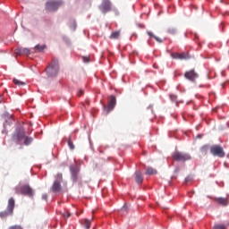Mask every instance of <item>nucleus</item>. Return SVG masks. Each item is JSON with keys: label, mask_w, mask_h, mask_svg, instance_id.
Listing matches in <instances>:
<instances>
[{"label": "nucleus", "mask_w": 229, "mask_h": 229, "mask_svg": "<svg viewBox=\"0 0 229 229\" xmlns=\"http://www.w3.org/2000/svg\"><path fill=\"white\" fill-rule=\"evenodd\" d=\"M135 182H138L139 184L144 182V177H142V173L140 171H137L135 173Z\"/></svg>", "instance_id": "obj_14"}, {"label": "nucleus", "mask_w": 229, "mask_h": 229, "mask_svg": "<svg viewBox=\"0 0 229 229\" xmlns=\"http://www.w3.org/2000/svg\"><path fill=\"white\" fill-rule=\"evenodd\" d=\"M68 146L70 149H74V143H72V140H71V137L68 138Z\"/></svg>", "instance_id": "obj_27"}, {"label": "nucleus", "mask_w": 229, "mask_h": 229, "mask_svg": "<svg viewBox=\"0 0 229 229\" xmlns=\"http://www.w3.org/2000/svg\"><path fill=\"white\" fill-rule=\"evenodd\" d=\"M16 194H23L24 196L33 197V190L30 185H22L16 188Z\"/></svg>", "instance_id": "obj_6"}, {"label": "nucleus", "mask_w": 229, "mask_h": 229, "mask_svg": "<svg viewBox=\"0 0 229 229\" xmlns=\"http://www.w3.org/2000/svg\"><path fill=\"white\" fill-rule=\"evenodd\" d=\"M8 229H23V228H22V226H21V225H11V226H9Z\"/></svg>", "instance_id": "obj_29"}, {"label": "nucleus", "mask_w": 229, "mask_h": 229, "mask_svg": "<svg viewBox=\"0 0 229 229\" xmlns=\"http://www.w3.org/2000/svg\"><path fill=\"white\" fill-rule=\"evenodd\" d=\"M60 71V65L58 64V59H53L51 64L46 69V72L48 78H55L58 76V72Z\"/></svg>", "instance_id": "obj_1"}, {"label": "nucleus", "mask_w": 229, "mask_h": 229, "mask_svg": "<svg viewBox=\"0 0 229 229\" xmlns=\"http://www.w3.org/2000/svg\"><path fill=\"white\" fill-rule=\"evenodd\" d=\"M82 225H85L86 229H89L91 223L89 219H84L83 222H82Z\"/></svg>", "instance_id": "obj_24"}, {"label": "nucleus", "mask_w": 229, "mask_h": 229, "mask_svg": "<svg viewBox=\"0 0 229 229\" xmlns=\"http://www.w3.org/2000/svg\"><path fill=\"white\" fill-rule=\"evenodd\" d=\"M227 158H229V154H227Z\"/></svg>", "instance_id": "obj_37"}, {"label": "nucleus", "mask_w": 229, "mask_h": 229, "mask_svg": "<svg viewBox=\"0 0 229 229\" xmlns=\"http://www.w3.org/2000/svg\"><path fill=\"white\" fill-rule=\"evenodd\" d=\"M62 178H63V175H62V174H57V182H60V181H62Z\"/></svg>", "instance_id": "obj_31"}, {"label": "nucleus", "mask_w": 229, "mask_h": 229, "mask_svg": "<svg viewBox=\"0 0 229 229\" xmlns=\"http://www.w3.org/2000/svg\"><path fill=\"white\" fill-rule=\"evenodd\" d=\"M210 153L213 157H217L218 158H225V156L226 155L225 153V148L220 145H213L210 147Z\"/></svg>", "instance_id": "obj_4"}, {"label": "nucleus", "mask_w": 229, "mask_h": 229, "mask_svg": "<svg viewBox=\"0 0 229 229\" xmlns=\"http://www.w3.org/2000/svg\"><path fill=\"white\" fill-rule=\"evenodd\" d=\"M168 33H170V35H175V33H176V29H173V28H171V29H168Z\"/></svg>", "instance_id": "obj_28"}, {"label": "nucleus", "mask_w": 229, "mask_h": 229, "mask_svg": "<svg viewBox=\"0 0 229 229\" xmlns=\"http://www.w3.org/2000/svg\"><path fill=\"white\" fill-rule=\"evenodd\" d=\"M42 199H45V201H47V194H43Z\"/></svg>", "instance_id": "obj_32"}, {"label": "nucleus", "mask_w": 229, "mask_h": 229, "mask_svg": "<svg viewBox=\"0 0 229 229\" xmlns=\"http://www.w3.org/2000/svg\"><path fill=\"white\" fill-rule=\"evenodd\" d=\"M147 35H148V37H150V38H155V40L157 41L158 44H162V42H164V40H162V38L155 36V34L152 31L148 30Z\"/></svg>", "instance_id": "obj_16"}, {"label": "nucleus", "mask_w": 229, "mask_h": 229, "mask_svg": "<svg viewBox=\"0 0 229 229\" xmlns=\"http://www.w3.org/2000/svg\"><path fill=\"white\" fill-rule=\"evenodd\" d=\"M145 174H148V176H151V174H157V169H155L151 166H148V167H147Z\"/></svg>", "instance_id": "obj_18"}, {"label": "nucleus", "mask_w": 229, "mask_h": 229, "mask_svg": "<svg viewBox=\"0 0 229 229\" xmlns=\"http://www.w3.org/2000/svg\"><path fill=\"white\" fill-rule=\"evenodd\" d=\"M26 137V131L24 129H17L12 136V140L13 142H21L22 139Z\"/></svg>", "instance_id": "obj_7"}, {"label": "nucleus", "mask_w": 229, "mask_h": 229, "mask_svg": "<svg viewBox=\"0 0 229 229\" xmlns=\"http://www.w3.org/2000/svg\"><path fill=\"white\" fill-rule=\"evenodd\" d=\"M23 142H24L25 146H30V144H31V142H33V138L25 136Z\"/></svg>", "instance_id": "obj_22"}, {"label": "nucleus", "mask_w": 229, "mask_h": 229, "mask_svg": "<svg viewBox=\"0 0 229 229\" xmlns=\"http://www.w3.org/2000/svg\"><path fill=\"white\" fill-rule=\"evenodd\" d=\"M66 214H67V217H71V213L66 212Z\"/></svg>", "instance_id": "obj_35"}, {"label": "nucleus", "mask_w": 229, "mask_h": 229, "mask_svg": "<svg viewBox=\"0 0 229 229\" xmlns=\"http://www.w3.org/2000/svg\"><path fill=\"white\" fill-rule=\"evenodd\" d=\"M13 81L14 85H17L18 87H24V85H26V82L21 81L18 79H13Z\"/></svg>", "instance_id": "obj_21"}, {"label": "nucleus", "mask_w": 229, "mask_h": 229, "mask_svg": "<svg viewBox=\"0 0 229 229\" xmlns=\"http://www.w3.org/2000/svg\"><path fill=\"white\" fill-rule=\"evenodd\" d=\"M213 229H226V225L223 224H216L213 226Z\"/></svg>", "instance_id": "obj_25"}, {"label": "nucleus", "mask_w": 229, "mask_h": 229, "mask_svg": "<svg viewBox=\"0 0 229 229\" xmlns=\"http://www.w3.org/2000/svg\"><path fill=\"white\" fill-rule=\"evenodd\" d=\"M14 53L17 56H21V55H23V52H22V48L21 47H18L14 50Z\"/></svg>", "instance_id": "obj_26"}, {"label": "nucleus", "mask_w": 229, "mask_h": 229, "mask_svg": "<svg viewBox=\"0 0 229 229\" xmlns=\"http://www.w3.org/2000/svg\"><path fill=\"white\" fill-rule=\"evenodd\" d=\"M64 5V1L62 0H49L45 4V10L47 12H57L60 6Z\"/></svg>", "instance_id": "obj_2"}, {"label": "nucleus", "mask_w": 229, "mask_h": 229, "mask_svg": "<svg viewBox=\"0 0 229 229\" xmlns=\"http://www.w3.org/2000/svg\"><path fill=\"white\" fill-rule=\"evenodd\" d=\"M171 57L174 58V60H189L191 58V55H189V53H172Z\"/></svg>", "instance_id": "obj_9"}, {"label": "nucleus", "mask_w": 229, "mask_h": 229, "mask_svg": "<svg viewBox=\"0 0 229 229\" xmlns=\"http://www.w3.org/2000/svg\"><path fill=\"white\" fill-rule=\"evenodd\" d=\"M53 192H60L62 191V185H60V182L55 181L52 186Z\"/></svg>", "instance_id": "obj_15"}, {"label": "nucleus", "mask_w": 229, "mask_h": 229, "mask_svg": "<svg viewBox=\"0 0 229 229\" xmlns=\"http://www.w3.org/2000/svg\"><path fill=\"white\" fill-rule=\"evenodd\" d=\"M99 10L102 13H108V12H112V2H110V0H102Z\"/></svg>", "instance_id": "obj_8"}, {"label": "nucleus", "mask_w": 229, "mask_h": 229, "mask_svg": "<svg viewBox=\"0 0 229 229\" xmlns=\"http://www.w3.org/2000/svg\"><path fill=\"white\" fill-rule=\"evenodd\" d=\"M185 182H189V179L186 178V179H185Z\"/></svg>", "instance_id": "obj_36"}, {"label": "nucleus", "mask_w": 229, "mask_h": 229, "mask_svg": "<svg viewBox=\"0 0 229 229\" xmlns=\"http://www.w3.org/2000/svg\"><path fill=\"white\" fill-rule=\"evenodd\" d=\"M22 53L28 56V55H30V48H23Z\"/></svg>", "instance_id": "obj_30"}, {"label": "nucleus", "mask_w": 229, "mask_h": 229, "mask_svg": "<svg viewBox=\"0 0 229 229\" xmlns=\"http://www.w3.org/2000/svg\"><path fill=\"white\" fill-rule=\"evenodd\" d=\"M83 94V91H80L79 93H78V96H81Z\"/></svg>", "instance_id": "obj_34"}, {"label": "nucleus", "mask_w": 229, "mask_h": 229, "mask_svg": "<svg viewBox=\"0 0 229 229\" xmlns=\"http://www.w3.org/2000/svg\"><path fill=\"white\" fill-rule=\"evenodd\" d=\"M115 103H116V100H115V96H111L110 97V100H109V103H108V112L114 110V108H115Z\"/></svg>", "instance_id": "obj_13"}, {"label": "nucleus", "mask_w": 229, "mask_h": 229, "mask_svg": "<svg viewBox=\"0 0 229 229\" xmlns=\"http://www.w3.org/2000/svg\"><path fill=\"white\" fill-rule=\"evenodd\" d=\"M214 201L221 207H228V199L223 197H216Z\"/></svg>", "instance_id": "obj_12"}, {"label": "nucleus", "mask_w": 229, "mask_h": 229, "mask_svg": "<svg viewBox=\"0 0 229 229\" xmlns=\"http://www.w3.org/2000/svg\"><path fill=\"white\" fill-rule=\"evenodd\" d=\"M119 37H121V30H116L114 32H112L109 38H111L112 40H116V38H119Z\"/></svg>", "instance_id": "obj_17"}, {"label": "nucleus", "mask_w": 229, "mask_h": 229, "mask_svg": "<svg viewBox=\"0 0 229 229\" xmlns=\"http://www.w3.org/2000/svg\"><path fill=\"white\" fill-rule=\"evenodd\" d=\"M208 149H210V146L204 145L200 148V153H202L203 155H207V153L208 152Z\"/></svg>", "instance_id": "obj_20"}, {"label": "nucleus", "mask_w": 229, "mask_h": 229, "mask_svg": "<svg viewBox=\"0 0 229 229\" xmlns=\"http://www.w3.org/2000/svg\"><path fill=\"white\" fill-rule=\"evenodd\" d=\"M14 208H15V199H13V198H10L8 199L6 210L0 212V217L2 219H4V217H8V216H13Z\"/></svg>", "instance_id": "obj_3"}, {"label": "nucleus", "mask_w": 229, "mask_h": 229, "mask_svg": "<svg viewBox=\"0 0 229 229\" xmlns=\"http://www.w3.org/2000/svg\"><path fill=\"white\" fill-rule=\"evenodd\" d=\"M84 62H85L86 64H88L89 58H84Z\"/></svg>", "instance_id": "obj_33"}, {"label": "nucleus", "mask_w": 229, "mask_h": 229, "mask_svg": "<svg viewBox=\"0 0 229 229\" xmlns=\"http://www.w3.org/2000/svg\"><path fill=\"white\" fill-rule=\"evenodd\" d=\"M129 210H130V206H128L127 204H124V206L120 209V214H122V216H126Z\"/></svg>", "instance_id": "obj_19"}, {"label": "nucleus", "mask_w": 229, "mask_h": 229, "mask_svg": "<svg viewBox=\"0 0 229 229\" xmlns=\"http://www.w3.org/2000/svg\"><path fill=\"white\" fill-rule=\"evenodd\" d=\"M70 171L73 182H78V173H80V168H78V165H71Z\"/></svg>", "instance_id": "obj_10"}, {"label": "nucleus", "mask_w": 229, "mask_h": 229, "mask_svg": "<svg viewBox=\"0 0 229 229\" xmlns=\"http://www.w3.org/2000/svg\"><path fill=\"white\" fill-rule=\"evenodd\" d=\"M173 158L175 162H187L191 160V157L185 152L175 151L173 154Z\"/></svg>", "instance_id": "obj_5"}, {"label": "nucleus", "mask_w": 229, "mask_h": 229, "mask_svg": "<svg viewBox=\"0 0 229 229\" xmlns=\"http://www.w3.org/2000/svg\"><path fill=\"white\" fill-rule=\"evenodd\" d=\"M35 49H37V51H38L39 53H42V51L46 49V45H43V46L36 45Z\"/></svg>", "instance_id": "obj_23"}, {"label": "nucleus", "mask_w": 229, "mask_h": 229, "mask_svg": "<svg viewBox=\"0 0 229 229\" xmlns=\"http://www.w3.org/2000/svg\"><path fill=\"white\" fill-rule=\"evenodd\" d=\"M184 78H186V80H189L190 81H196V78H198V73H196L194 70H191L185 72Z\"/></svg>", "instance_id": "obj_11"}]
</instances>
